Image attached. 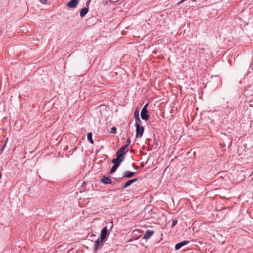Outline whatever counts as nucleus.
<instances>
[{
  "mask_svg": "<svg viewBox=\"0 0 253 253\" xmlns=\"http://www.w3.org/2000/svg\"><path fill=\"white\" fill-rule=\"evenodd\" d=\"M149 104H146L142 108L141 112V117L142 119L147 121L150 117L149 114H148L147 107Z\"/></svg>",
  "mask_w": 253,
  "mask_h": 253,
  "instance_id": "obj_1",
  "label": "nucleus"
},
{
  "mask_svg": "<svg viewBox=\"0 0 253 253\" xmlns=\"http://www.w3.org/2000/svg\"><path fill=\"white\" fill-rule=\"evenodd\" d=\"M104 242L103 240H101L99 238L97 239L94 243V253H96L97 251L102 247Z\"/></svg>",
  "mask_w": 253,
  "mask_h": 253,
  "instance_id": "obj_2",
  "label": "nucleus"
},
{
  "mask_svg": "<svg viewBox=\"0 0 253 253\" xmlns=\"http://www.w3.org/2000/svg\"><path fill=\"white\" fill-rule=\"evenodd\" d=\"M135 126L136 127V137H141L144 132V127L140 125H138L137 124H135Z\"/></svg>",
  "mask_w": 253,
  "mask_h": 253,
  "instance_id": "obj_3",
  "label": "nucleus"
},
{
  "mask_svg": "<svg viewBox=\"0 0 253 253\" xmlns=\"http://www.w3.org/2000/svg\"><path fill=\"white\" fill-rule=\"evenodd\" d=\"M79 0H71L66 4V6L69 8H75L79 3Z\"/></svg>",
  "mask_w": 253,
  "mask_h": 253,
  "instance_id": "obj_4",
  "label": "nucleus"
},
{
  "mask_svg": "<svg viewBox=\"0 0 253 253\" xmlns=\"http://www.w3.org/2000/svg\"><path fill=\"white\" fill-rule=\"evenodd\" d=\"M107 235V230L106 227L103 228L101 232L100 237L99 238L101 240L106 241Z\"/></svg>",
  "mask_w": 253,
  "mask_h": 253,
  "instance_id": "obj_5",
  "label": "nucleus"
},
{
  "mask_svg": "<svg viewBox=\"0 0 253 253\" xmlns=\"http://www.w3.org/2000/svg\"><path fill=\"white\" fill-rule=\"evenodd\" d=\"M154 234V230H147L144 234L143 239L145 240L149 239Z\"/></svg>",
  "mask_w": 253,
  "mask_h": 253,
  "instance_id": "obj_6",
  "label": "nucleus"
},
{
  "mask_svg": "<svg viewBox=\"0 0 253 253\" xmlns=\"http://www.w3.org/2000/svg\"><path fill=\"white\" fill-rule=\"evenodd\" d=\"M135 173L130 171H126L123 174V178H129L134 176Z\"/></svg>",
  "mask_w": 253,
  "mask_h": 253,
  "instance_id": "obj_7",
  "label": "nucleus"
},
{
  "mask_svg": "<svg viewBox=\"0 0 253 253\" xmlns=\"http://www.w3.org/2000/svg\"><path fill=\"white\" fill-rule=\"evenodd\" d=\"M189 242L188 241H184L183 242L176 244L175 246V249L177 250L180 249L182 247L186 245Z\"/></svg>",
  "mask_w": 253,
  "mask_h": 253,
  "instance_id": "obj_8",
  "label": "nucleus"
},
{
  "mask_svg": "<svg viewBox=\"0 0 253 253\" xmlns=\"http://www.w3.org/2000/svg\"><path fill=\"white\" fill-rule=\"evenodd\" d=\"M101 182H102L103 183L106 184H111L112 183L111 179L109 177H106L105 176H103L101 178Z\"/></svg>",
  "mask_w": 253,
  "mask_h": 253,
  "instance_id": "obj_9",
  "label": "nucleus"
},
{
  "mask_svg": "<svg viewBox=\"0 0 253 253\" xmlns=\"http://www.w3.org/2000/svg\"><path fill=\"white\" fill-rule=\"evenodd\" d=\"M112 76L113 77H115L116 78V79H123V78H125L126 77H127V75L125 74H123L124 75V77H123L122 76V74H119V76H118V73L117 72H115L114 73H112Z\"/></svg>",
  "mask_w": 253,
  "mask_h": 253,
  "instance_id": "obj_10",
  "label": "nucleus"
},
{
  "mask_svg": "<svg viewBox=\"0 0 253 253\" xmlns=\"http://www.w3.org/2000/svg\"><path fill=\"white\" fill-rule=\"evenodd\" d=\"M89 8L88 7H84L81 9L80 13V16L84 17L88 12Z\"/></svg>",
  "mask_w": 253,
  "mask_h": 253,
  "instance_id": "obj_11",
  "label": "nucleus"
},
{
  "mask_svg": "<svg viewBox=\"0 0 253 253\" xmlns=\"http://www.w3.org/2000/svg\"><path fill=\"white\" fill-rule=\"evenodd\" d=\"M137 180V179H132L126 181L124 185L123 188H126L128 186H130L131 184L136 182Z\"/></svg>",
  "mask_w": 253,
  "mask_h": 253,
  "instance_id": "obj_12",
  "label": "nucleus"
},
{
  "mask_svg": "<svg viewBox=\"0 0 253 253\" xmlns=\"http://www.w3.org/2000/svg\"><path fill=\"white\" fill-rule=\"evenodd\" d=\"M126 154V152H121L120 150H118L117 152V157L119 158L120 159H122L123 161L125 159V157L124 156Z\"/></svg>",
  "mask_w": 253,
  "mask_h": 253,
  "instance_id": "obj_13",
  "label": "nucleus"
},
{
  "mask_svg": "<svg viewBox=\"0 0 253 253\" xmlns=\"http://www.w3.org/2000/svg\"><path fill=\"white\" fill-rule=\"evenodd\" d=\"M112 163H113L114 165L115 164H119V166L120 165L121 163L123 162V160L122 159H120L119 158H116L115 159H113L112 160Z\"/></svg>",
  "mask_w": 253,
  "mask_h": 253,
  "instance_id": "obj_14",
  "label": "nucleus"
},
{
  "mask_svg": "<svg viewBox=\"0 0 253 253\" xmlns=\"http://www.w3.org/2000/svg\"><path fill=\"white\" fill-rule=\"evenodd\" d=\"M119 166H119L118 164L114 165V166L112 167V168L110 171V173H113V172H114Z\"/></svg>",
  "mask_w": 253,
  "mask_h": 253,
  "instance_id": "obj_15",
  "label": "nucleus"
},
{
  "mask_svg": "<svg viewBox=\"0 0 253 253\" xmlns=\"http://www.w3.org/2000/svg\"><path fill=\"white\" fill-rule=\"evenodd\" d=\"M92 134L91 132H89L87 134V139L88 140V141L91 143V144H93L94 143L93 142V140L92 138Z\"/></svg>",
  "mask_w": 253,
  "mask_h": 253,
  "instance_id": "obj_16",
  "label": "nucleus"
},
{
  "mask_svg": "<svg viewBox=\"0 0 253 253\" xmlns=\"http://www.w3.org/2000/svg\"><path fill=\"white\" fill-rule=\"evenodd\" d=\"M134 116L135 119L139 118V111L137 108L135 110L134 112Z\"/></svg>",
  "mask_w": 253,
  "mask_h": 253,
  "instance_id": "obj_17",
  "label": "nucleus"
},
{
  "mask_svg": "<svg viewBox=\"0 0 253 253\" xmlns=\"http://www.w3.org/2000/svg\"><path fill=\"white\" fill-rule=\"evenodd\" d=\"M127 147V145H124L122 146L119 150L121 151V152H124V151L126 149Z\"/></svg>",
  "mask_w": 253,
  "mask_h": 253,
  "instance_id": "obj_18",
  "label": "nucleus"
},
{
  "mask_svg": "<svg viewBox=\"0 0 253 253\" xmlns=\"http://www.w3.org/2000/svg\"><path fill=\"white\" fill-rule=\"evenodd\" d=\"M177 223V220L176 219H173L172 223V227H174Z\"/></svg>",
  "mask_w": 253,
  "mask_h": 253,
  "instance_id": "obj_19",
  "label": "nucleus"
},
{
  "mask_svg": "<svg viewBox=\"0 0 253 253\" xmlns=\"http://www.w3.org/2000/svg\"><path fill=\"white\" fill-rule=\"evenodd\" d=\"M135 120H136L135 124H137L138 125H140V124L142 123V122H141L140 118L135 119Z\"/></svg>",
  "mask_w": 253,
  "mask_h": 253,
  "instance_id": "obj_20",
  "label": "nucleus"
},
{
  "mask_svg": "<svg viewBox=\"0 0 253 253\" xmlns=\"http://www.w3.org/2000/svg\"><path fill=\"white\" fill-rule=\"evenodd\" d=\"M116 128L115 127H112L111 129V133H116Z\"/></svg>",
  "mask_w": 253,
  "mask_h": 253,
  "instance_id": "obj_21",
  "label": "nucleus"
},
{
  "mask_svg": "<svg viewBox=\"0 0 253 253\" xmlns=\"http://www.w3.org/2000/svg\"><path fill=\"white\" fill-rule=\"evenodd\" d=\"M126 142H127V143L126 145H127V147H128V145L130 144V140L129 137L127 138Z\"/></svg>",
  "mask_w": 253,
  "mask_h": 253,
  "instance_id": "obj_22",
  "label": "nucleus"
},
{
  "mask_svg": "<svg viewBox=\"0 0 253 253\" xmlns=\"http://www.w3.org/2000/svg\"><path fill=\"white\" fill-rule=\"evenodd\" d=\"M39 0L42 4H46L47 3V0Z\"/></svg>",
  "mask_w": 253,
  "mask_h": 253,
  "instance_id": "obj_23",
  "label": "nucleus"
},
{
  "mask_svg": "<svg viewBox=\"0 0 253 253\" xmlns=\"http://www.w3.org/2000/svg\"><path fill=\"white\" fill-rule=\"evenodd\" d=\"M90 3V0H88L86 2V6L85 7H88V5H89V4Z\"/></svg>",
  "mask_w": 253,
  "mask_h": 253,
  "instance_id": "obj_24",
  "label": "nucleus"
},
{
  "mask_svg": "<svg viewBox=\"0 0 253 253\" xmlns=\"http://www.w3.org/2000/svg\"><path fill=\"white\" fill-rule=\"evenodd\" d=\"M1 33H2V30L0 29V35H1Z\"/></svg>",
  "mask_w": 253,
  "mask_h": 253,
  "instance_id": "obj_25",
  "label": "nucleus"
}]
</instances>
